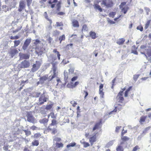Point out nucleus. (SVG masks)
I'll use <instances>...</instances> for the list:
<instances>
[{"mask_svg": "<svg viewBox=\"0 0 151 151\" xmlns=\"http://www.w3.org/2000/svg\"><path fill=\"white\" fill-rule=\"evenodd\" d=\"M48 61L50 62L52 65V68L51 71H52L53 75L52 76H50L48 78H47V76H46L40 78V82L41 84L43 83L47 79L48 81H50L53 78L55 77L57 75V63L56 62L53 63L54 61L56 59V58L53 57V54H51L48 56Z\"/></svg>", "mask_w": 151, "mask_h": 151, "instance_id": "nucleus-1", "label": "nucleus"}, {"mask_svg": "<svg viewBox=\"0 0 151 151\" xmlns=\"http://www.w3.org/2000/svg\"><path fill=\"white\" fill-rule=\"evenodd\" d=\"M41 91L42 92V93L39 99L38 104L39 105L43 104L44 102H47L49 100L48 96L46 94V92L44 90Z\"/></svg>", "mask_w": 151, "mask_h": 151, "instance_id": "nucleus-2", "label": "nucleus"}, {"mask_svg": "<svg viewBox=\"0 0 151 151\" xmlns=\"http://www.w3.org/2000/svg\"><path fill=\"white\" fill-rule=\"evenodd\" d=\"M26 116L27 117V121L28 122L33 124H35L37 123V120L32 114V112H27Z\"/></svg>", "mask_w": 151, "mask_h": 151, "instance_id": "nucleus-3", "label": "nucleus"}, {"mask_svg": "<svg viewBox=\"0 0 151 151\" xmlns=\"http://www.w3.org/2000/svg\"><path fill=\"white\" fill-rule=\"evenodd\" d=\"M31 39L30 38L28 37L24 41L22 46V49L24 51L27 50L31 42Z\"/></svg>", "mask_w": 151, "mask_h": 151, "instance_id": "nucleus-4", "label": "nucleus"}, {"mask_svg": "<svg viewBox=\"0 0 151 151\" xmlns=\"http://www.w3.org/2000/svg\"><path fill=\"white\" fill-rule=\"evenodd\" d=\"M30 65V62L29 60H24L19 64V67L21 68H29Z\"/></svg>", "mask_w": 151, "mask_h": 151, "instance_id": "nucleus-5", "label": "nucleus"}, {"mask_svg": "<svg viewBox=\"0 0 151 151\" xmlns=\"http://www.w3.org/2000/svg\"><path fill=\"white\" fill-rule=\"evenodd\" d=\"M57 126L50 124L47 128V129L50 132L54 134H55L57 132V130L56 129Z\"/></svg>", "mask_w": 151, "mask_h": 151, "instance_id": "nucleus-6", "label": "nucleus"}, {"mask_svg": "<svg viewBox=\"0 0 151 151\" xmlns=\"http://www.w3.org/2000/svg\"><path fill=\"white\" fill-rule=\"evenodd\" d=\"M102 4L105 6L107 8H109L111 7L113 5V2L111 1H106V0L103 1Z\"/></svg>", "mask_w": 151, "mask_h": 151, "instance_id": "nucleus-7", "label": "nucleus"}, {"mask_svg": "<svg viewBox=\"0 0 151 151\" xmlns=\"http://www.w3.org/2000/svg\"><path fill=\"white\" fill-rule=\"evenodd\" d=\"M25 7V4L23 1H21L19 3V6L18 10L19 12H21Z\"/></svg>", "mask_w": 151, "mask_h": 151, "instance_id": "nucleus-8", "label": "nucleus"}, {"mask_svg": "<svg viewBox=\"0 0 151 151\" xmlns=\"http://www.w3.org/2000/svg\"><path fill=\"white\" fill-rule=\"evenodd\" d=\"M10 50L9 53L10 54L12 57H13L18 53V52L16 49L12 48L11 47L10 49Z\"/></svg>", "mask_w": 151, "mask_h": 151, "instance_id": "nucleus-9", "label": "nucleus"}, {"mask_svg": "<svg viewBox=\"0 0 151 151\" xmlns=\"http://www.w3.org/2000/svg\"><path fill=\"white\" fill-rule=\"evenodd\" d=\"M147 47L144 45H141L139 51L140 52V53L141 54H145V51H146L147 52Z\"/></svg>", "mask_w": 151, "mask_h": 151, "instance_id": "nucleus-10", "label": "nucleus"}, {"mask_svg": "<svg viewBox=\"0 0 151 151\" xmlns=\"http://www.w3.org/2000/svg\"><path fill=\"white\" fill-rule=\"evenodd\" d=\"M124 143V142H121L120 144L118 145L116 148V151H123V146L122 145Z\"/></svg>", "mask_w": 151, "mask_h": 151, "instance_id": "nucleus-11", "label": "nucleus"}, {"mask_svg": "<svg viewBox=\"0 0 151 151\" xmlns=\"http://www.w3.org/2000/svg\"><path fill=\"white\" fill-rule=\"evenodd\" d=\"M116 103L118 102L119 103H122L124 99L122 96H117L116 97Z\"/></svg>", "mask_w": 151, "mask_h": 151, "instance_id": "nucleus-12", "label": "nucleus"}, {"mask_svg": "<svg viewBox=\"0 0 151 151\" xmlns=\"http://www.w3.org/2000/svg\"><path fill=\"white\" fill-rule=\"evenodd\" d=\"M101 123V122H97L95 124L93 129V131H94L96 129H99Z\"/></svg>", "mask_w": 151, "mask_h": 151, "instance_id": "nucleus-13", "label": "nucleus"}, {"mask_svg": "<svg viewBox=\"0 0 151 151\" xmlns=\"http://www.w3.org/2000/svg\"><path fill=\"white\" fill-rule=\"evenodd\" d=\"M39 68L35 64H33L32 67L31 69V71L32 72H34L37 70Z\"/></svg>", "mask_w": 151, "mask_h": 151, "instance_id": "nucleus-14", "label": "nucleus"}, {"mask_svg": "<svg viewBox=\"0 0 151 151\" xmlns=\"http://www.w3.org/2000/svg\"><path fill=\"white\" fill-rule=\"evenodd\" d=\"M96 137L95 135H93V136L90 138L89 141L91 145L93 144L94 142L96 141Z\"/></svg>", "mask_w": 151, "mask_h": 151, "instance_id": "nucleus-15", "label": "nucleus"}, {"mask_svg": "<svg viewBox=\"0 0 151 151\" xmlns=\"http://www.w3.org/2000/svg\"><path fill=\"white\" fill-rule=\"evenodd\" d=\"M125 41V40L124 38H121L119 39L117 41L116 43L119 45L123 44Z\"/></svg>", "mask_w": 151, "mask_h": 151, "instance_id": "nucleus-16", "label": "nucleus"}, {"mask_svg": "<svg viewBox=\"0 0 151 151\" xmlns=\"http://www.w3.org/2000/svg\"><path fill=\"white\" fill-rule=\"evenodd\" d=\"M69 66H70V68L68 70L69 74H72L74 72L75 68L74 66L71 64Z\"/></svg>", "mask_w": 151, "mask_h": 151, "instance_id": "nucleus-17", "label": "nucleus"}, {"mask_svg": "<svg viewBox=\"0 0 151 151\" xmlns=\"http://www.w3.org/2000/svg\"><path fill=\"white\" fill-rule=\"evenodd\" d=\"M20 57L23 59H28L29 58V55L27 54H23L20 56Z\"/></svg>", "mask_w": 151, "mask_h": 151, "instance_id": "nucleus-18", "label": "nucleus"}, {"mask_svg": "<svg viewBox=\"0 0 151 151\" xmlns=\"http://www.w3.org/2000/svg\"><path fill=\"white\" fill-rule=\"evenodd\" d=\"M90 36L93 39H95L96 38V34L93 32H90Z\"/></svg>", "mask_w": 151, "mask_h": 151, "instance_id": "nucleus-19", "label": "nucleus"}, {"mask_svg": "<svg viewBox=\"0 0 151 151\" xmlns=\"http://www.w3.org/2000/svg\"><path fill=\"white\" fill-rule=\"evenodd\" d=\"M73 25L74 27H79L78 22L76 20H74L72 22Z\"/></svg>", "mask_w": 151, "mask_h": 151, "instance_id": "nucleus-20", "label": "nucleus"}, {"mask_svg": "<svg viewBox=\"0 0 151 151\" xmlns=\"http://www.w3.org/2000/svg\"><path fill=\"white\" fill-rule=\"evenodd\" d=\"M14 45L13 47H15L18 46L19 45L21 42V41L19 40H15L14 41Z\"/></svg>", "mask_w": 151, "mask_h": 151, "instance_id": "nucleus-21", "label": "nucleus"}, {"mask_svg": "<svg viewBox=\"0 0 151 151\" xmlns=\"http://www.w3.org/2000/svg\"><path fill=\"white\" fill-rule=\"evenodd\" d=\"M22 130L25 132V135L27 136H28L30 135L31 134V131L29 130L28 129H27L26 130L22 129Z\"/></svg>", "mask_w": 151, "mask_h": 151, "instance_id": "nucleus-22", "label": "nucleus"}, {"mask_svg": "<svg viewBox=\"0 0 151 151\" xmlns=\"http://www.w3.org/2000/svg\"><path fill=\"white\" fill-rule=\"evenodd\" d=\"M48 121V119L46 118H45L42 119L40 120V122L41 124H45L47 123Z\"/></svg>", "mask_w": 151, "mask_h": 151, "instance_id": "nucleus-23", "label": "nucleus"}, {"mask_svg": "<svg viewBox=\"0 0 151 151\" xmlns=\"http://www.w3.org/2000/svg\"><path fill=\"white\" fill-rule=\"evenodd\" d=\"M32 145L33 146H37L39 144V142L37 140H35L32 142Z\"/></svg>", "mask_w": 151, "mask_h": 151, "instance_id": "nucleus-24", "label": "nucleus"}, {"mask_svg": "<svg viewBox=\"0 0 151 151\" xmlns=\"http://www.w3.org/2000/svg\"><path fill=\"white\" fill-rule=\"evenodd\" d=\"M45 19H46L48 21H49L50 23L51 24L52 22V21L51 20L49 19L48 18V16L46 12H45Z\"/></svg>", "mask_w": 151, "mask_h": 151, "instance_id": "nucleus-25", "label": "nucleus"}, {"mask_svg": "<svg viewBox=\"0 0 151 151\" xmlns=\"http://www.w3.org/2000/svg\"><path fill=\"white\" fill-rule=\"evenodd\" d=\"M146 54L149 57L151 56V47L147 49Z\"/></svg>", "mask_w": 151, "mask_h": 151, "instance_id": "nucleus-26", "label": "nucleus"}, {"mask_svg": "<svg viewBox=\"0 0 151 151\" xmlns=\"http://www.w3.org/2000/svg\"><path fill=\"white\" fill-rule=\"evenodd\" d=\"M76 143L75 142L71 143L67 145L66 147L67 148H69L70 147H73L76 145Z\"/></svg>", "mask_w": 151, "mask_h": 151, "instance_id": "nucleus-27", "label": "nucleus"}, {"mask_svg": "<svg viewBox=\"0 0 151 151\" xmlns=\"http://www.w3.org/2000/svg\"><path fill=\"white\" fill-rule=\"evenodd\" d=\"M42 93L41 92H37L35 93L34 94V97H38L40 96L41 95V94Z\"/></svg>", "mask_w": 151, "mask_h": 151, "instance_id": "nucleus-28", "label": "nucleus"}, {"mask_svg": "<svg viewBox=\"0 0 151 151\" xmlns=\"http://www.w3.org/2000/svg\"><path fill=\"white\" fill-rule=\"evenodd\" d=\"M2 9L3 10V11H4L5 12H7V11H8L9 10V9L7 7L6 5H4L2 6Z\"/></svg>", "mask_w": 151, "mask_h": 151, "instance_id": "nucleus-29", "label": "nucleus"}, {"mask_svg": "<svg viewBox=\"0 0 151 151\" xmlns=\"http://www.w3.org/2000/svg\"><path fill=\"white\" fill-rule=\"evenodd\" d=\"M59 40L60 41V43H61L62 40H64L65 39V36L64 35H63L62 36L60 37Z\"/></svg>", "mask_w": 151, "mask_h": 151, "instance_id": "nucleus-30", "label": "nucleus"}, {"mask_svg": "<svg viewBox=\"0 0 151 151\" xmlns=\"http://www.w3.org/2000/svg\"><path fill=\"white\" fill-rule=\"evenodd\" d=\"M53 106V104H49L46 106L45 109L47 110H50L52 107Z\"/></svg>", "mask_w": 151, "mask_h": 151, "instance_id": "nucleus-31", "label": "nucleus"}, {"mask_svg": "<svg viewBox=\"0 0 151 151\" xmlns=\"http://www.w3.org/2000/svg\"><path fill=\"white\" fill-rule=\"evenodd\" d=\"M35 63H36L35 64V65H36L37 67L40 68V66L41 65L42 62L39 61H36Z\"/></svg>", "mask_w": 151, "mask_h": 151, "instance_id": "nucleus-32", "label": "nucleus"}, {"mask_svg": "<svg viewBox=\"0 0 151 151\" xmlns=\"http://www.w3.org/2000/svg\"><path fill=\"white\" fill-rule=\"evenodd\" d=\"M122 136L121 139L124 141H127L129 139V138L127 137Z\"/></svg>", "mask_w": 151, "mask_h": 151, "instance_id": "nucleus-33", "label": "nucleus"}, {"mask_svg": "<svg viewBox=\"0 0 151 151\" xmlns=\"http://www.w3.org/2000/svg\"><path fill=\"white\" fill-rule=\"evenodd\" d=\"M128 10V7H124L122 9V11L123 12L124 14L126 13Z\"/></svg>", "mask_w": 151, "mask_h": 151, "instance_id": "nucleus-34", "label": "nucleus"}, {"mask_svg": "<svg viewBox=\"0 0 151 151\" xmlns=\"http://www.w3.org/2000/svg\"><path fill=\"white\" fill-rule=\"evenodd\" d=\"M57 124V121L55 119H53L52 120V122L51 124H50L55 126V125H56Z\"/></svg>", "mask_w": 151, "mask_h": 151, "instance_id": "nucleus-35", "label": "nucleus"}, {"mask_svg": "<svg viewBox=\"0 0 151 151\" xmlns=\"http://www.w3.org/2000/svg\"><path fill=\"white\" fill-rule=\"evenodd\" d=\"M64 73L65 79L66 80L68 78V72L66 71H65Z\"/></svg>", "mask_w": 151, "mask_h": 151, "instance_id": "nucleus-36", "label": "nucleus"}, {"mask_svg": "<svg viewBox=\"0 0 151 151\" xmlns=\"http://www.w3.org/2000/svg\"><path fill=\"white\" fill-rule=\"evenodd\" d=\"M146 118V117L145 116L141 117H140V120L139 121V122L140 123H141L142 122H144L145 121Z\"/></svg>", "mask_w": 151, "mask_h": 151, "instance_id": "nucleus-37", "label": "nucleus"}, {"mask_svg": "<svg viewBox=\"0 0 151 151\" xmlns=\"http://www.w3.org/2000/svg\"><path fill=\"white\" fill-rule=\"evenodd\" d=\"M88 28L86 25H84L82 27V31H86L87 30Z\"/></svg>", "mask_w": 151, "mask_h": 151, "instance_id": "nucleus-38", "label": "nucleus"}, {"mask_svg": "<svg viewBox=\"0 0 151 151\" xmlns=\"http://www.w3.org/2000/svg\"><path fill=\"white\" fill-rule=\"evenodd\" d=\"M19 38L18 36L16 35L14 36H11L10 37V38L11 40H17Z\"/></svg>", "mask_w": 151, "mask_h": 151, "instance_id": "nucleus-39", "label": "nucleus"}, {"mask_svg": "<svg viewBox=\"0 0 151 151\" xmlns=\"http://www.w3.org/2000/svg\"><path fill=\"white\" fill-rule=\"evenodd\" d=\"M144 9L146 12L147 15H148L149 12H150V9H149V8L147 7H145L144 8Z\"/></svg>", "mask_w": 151, "mask_h": 151, "instance_id": "nucleus-40", "label": "nucleus"}, {"mask_svg": "<svg viewBox=\"0 0 151 151\" xmlns=\"http://www.w3.org/2000/svg\"><path fill=\"white\" fill-rule=\"evenodd\" d=\"M150 20H148L146 22V24H145V29H147L149 27L150 23Z\"/></svg>", "mask_w": 151, "mask_h": 151, "instance_id": "nucleus-41", "label": "nucleus"}, {"mask_svg": "<svg viewBox=\"0 0 151 151\" xmlns=\"http://www.w3.org/2000/svg\"><path fill=\"white\" fill-rule=\"evenodd\" d=\"M56 146L58 148L63 147V145L62 143H57L56 144Z\"/></svg>", "mask_w": 151, "mask_h": 151, "instance_id": "nucleus-42", "label": "nucleus"}, {"mask_svg": "<svg viewBox=\"0 0 151 151\" xmlns=\"http://www.w3.org/2000/svg\"><path fill=\"white\" fill-rule=\"evenodd\" d=\"M99 94L100 95V97L101 98H103L104 97V93L103 91H99Z\"/></svg>", "mask_w": 151, "mask_h": 151, "instance_id": "nucleus-43", "label": "nucleus"}, {"mask_svg": "<svg viewBox=\"0 0 151 151\" xmlns=\"http://www.w3.org/2000/svg\"><path fill=\"white\" fill-rule=\"evenodd\" d=\"M70 103L72 105V106L73 107L75 106L77 104V103L74 101H70Z\"/></svg>", "mask_w": 151, "mask_h": 151, "instance_id": "nucleus-44", "label": "nucleus"}, {"mask_svg": "<svg viewBox=\"0 0 151 151\" xmlns=\"http://www.w3.org/2000/svg\"><path fill=\"white\" fill-rule=\"evenodd\" d=\"M27 3V5L28 6H29L31 4L32 0H26Z\"/></svg>", "mask_w": 151, "mask_h": 151, "instance_id": "nucleus-45", "label": "nucleus"}, {"mask_svg": "<svg viewBox=\"0 0 151 151\" xmlns=\"http://www.w3.org/2000/svg\"><path fill=\"white\" fill-rule=\"evenodd\" d=\"M38 128L35 126H32L30 127V129L32 130H36Z\"/></svg>", "mask_w": 151, "mask_h": 151, "instance_id": "nucleus-46", "label": "nucleus"}, {"mask_svg": "<svg viewBox=\"0 0 151 151\" xmlns=\"http://www.w3.org/2000/svg\"><path fill=\"white\" fill-rule=\"evenodd\" d=\"M83 145V147L85 148L87 147L90 146V144L88 142H86Z\"/></svg>", "mask_w": 151, "mask_h": 151, "instance_id": "nucleus-47", "label": "nucleus"}, {"mask_svg": "<svg viewBox=\"0 0 151 151\" xmlns=\"http://www.w3.org/2000/svg\"><path fill=\"white\" fill-rule=\"evenodd\" d=\"M139 149V147L137 145L135 146L133 149L132 151H136L137 150Z\"/></svg>", "mask_w": 151, "mask_h": 151, "instance_id": "nucleus-48", "label": "nucleus"}, {"mask_svg": "<svg viewBox=\"0 0 151 151\" xmlns=\"http://www.w3.org/2000/svg\"><path fill=\"white\" fill-rule=\"evenodd\" d=\"M115 14L116 13L115 12H111L109 14V16L113 18Z\"/></svg>", "mask_w": 151, "mask_h": 151, "instance_id": "nucleus-49", "label": "nucleus"}, {"mask_svg": "<svg viewBox=\"0 0 151 151\" xmlns=\"http://www.w3.org/2000/svg\"><path fill=\"white\" fill-rule=\"evenodd\" d=\"M56 25L57 27H60L63 26V24L62 22H57Z\"/></svg>", "mask_w": 151, "mask_h": 151, "instance_id": "nucleus-50", "label": "nucleus"}, {"mask_svg": "<svg viewBox=\"0 0 151 151\" xmlns=\"http://www.w3.org/2000/svg\"><path fill=\"white\" fill-rule=\"evenodd\" d=\"M107 21L109 23L111 24H115V22H114L109 19H108Z\"/></svg>", "mask_w": 151, "mask_h": 151, "instance_id": "nucleus-51", "label": "nucleus"}, {"mask_svg": "<svg viewBox=\"0 0 151 151\" xmlns=\"http://www.w3.org/2000/svg\"><path fill=\"white\" fill-rule=\"evenodd\" d=\"M139 75H134L133 77V79L135 81H136Z\"/></svg>", "mask_w": 151, "mask_h": 151, "instance_id": "nucleus-52", "label": "nucleus"}, {"mask_svg": "<svg viewBox=\"0 0 151 151\" xmlns=\"http://www.w3.org/2000/svg\"><path fill=\"white\" fill-rule=\"evenodd\" d=\"M103 84H101L99 86V91H103Z\"/></svg>", "mask_w": 151, "mask_h": 151, "instance_id": "nucleus-53", "label": "nucleus"}, {"mask_svg": "<svg viewBox=\"0 0 151 151\" xmlns=\"http://www.w3.org/2000/svg\"><path fill=\"white\" fill-rule=\"evenodd\" d=\"M79 83V82L78 81H76L75 83H74L72 85V86L73 87H75L76 86L78 85Z\"/></svg>", "mask_w": 151, "mask_h": 151, "instance_id": "nucleus-54", "label": "nucleus"}, {"mask_svg": "<svg viewBox=\"0 0 151 151\" xmlns=\"http://www.w3.org/2000/svg\"><path fill=\"white\" fill-rule=\"evenodd\" d=\"M121 126H120V127H116V129H115V132H119V129L121 128Z\"/></svg>", "mask_w": 151, "mask_h": 151, "instance_id": "nucleus-55", "label": "nucleus"}, {"mask_svg": "<svg viewBox=\"0 0 151 151\" xmlns=\"http://www.w3.org/2000/svg\"><path fill=\"white\" fill-rule=\"evenodd\" d=\"M50 115L51 116V117L52 119L56 118V116L54 115V114L53 113H51L50 114Z\"/></svg>", "mask_w": 151, "mask_h": 151, "instance_id": "nucleus-56", "label": "nucleus"}, {"mask_svg": "<svg viewBox=\"0 0 151 151\" xmlns=\"http://www.w3.org/2000/svg\"><path fill=\"white\" fill-rule=\"evenodd\" d=\"M100 7V6L97 4H95L94 6V8L95 9H98Z\"/></svg>", "mask_w": 151, "mask_h": 151, "instance_id": "nucleus-57", "label": "nucleus"}, {"mask_svg": "<svg viewBox=\"0 0 151 151\" xmlns=\"http://www.w3.org/2000/svg\"><path fill=\"white\" fill-rule=\"evenodd\" d=\"M77 78L78 77L77 76H74L71 79V81H74L77 79Z\"/></svg>", "mask_w": 151, "mask_h": 151, "instance_id": "nucleus-58", "label": "nucleus"}, {"mask_svg": "<svg viewBox=\"0 0 151 151\" xmlns=\"http://www.w3.org/2000/svg\"><path fill=\"white\" fill-rule=\"evenodd\" d=\"M69 62V61L68 60L67 62H66L64 60H63V61L62 62V63L63 64L65 65V64H66Z\"/></svg>", "mask_w": 151, "mask_h": 151, "instance_id": "nucleus-59", "label": "nucleus"}, {"mask_svg": "<svg viewBox=\"0 0 151 151\" xmlns=\"http://www.w3.org/2000/svg\"><path fill=\"white\" fill-rule=\"evenodd\" d=\"M117 111V109H115L114 110H113V111L110 112H109V114H113V112H116Z\"/></svg>", "mask_w": 151, "mask_h": 151, "instance_id": "nucleus-60", "label": "nucleus"}, {"mask_svg": "<svg viewBox=\"0 0 151 151\" xmlns=\"http://www.w3.org/2000/svg\"><path fill=\"white\" fill-rule=\"evenodd\" d=\"M126 4V3L125 2H123L120 5H119V6L120 8H121L122 6H124Z\"/></svg>", "mask_w": 151, "mask_h": 151, "instance_id": "nucleus-61", "label": "nucleus"}, {"mask_svg": "<svg viewBox=\"0 0 151 151\" xmlns=\"http://www.w3.org/2000/svg\"><path fill=\"white\" fill-rule=\"evenodd\" d=\"M61 140V139L60 138L58 137H56L54 139V140L56 141H60Z\"/></svg>", "mask_w": 151, "mask_h": 151, "instance_id": "nucleus-62", "label": "nucleus"}, {"mask_svg": "<svg viewBox=\"0 0 151 151\" xmlns=\"http://www.w3.org/2000/svg\"><path fill=\"white\" fill-rule=\"evenodd\" d=\"M124 129H123L121 135L122 136L125 133H127V130H126L124 131Z\"/></svg>", "mask_w": 151, "mask_h": 151, "instance_id": "nucleus-63", "label": "nucleus"}, {"mask_svg": "<svg viewBox=\"0 0 151 151\" xmlns=\"http://www.w3.org/2000/svg\"><path fill=\"white\" fill-rule=\"evenodd\" d=\"M40 136V134H35L34 135L35 138H37V137Z\"/></svg>", "mask_w": 151, "mask_h": 151, "instance_id": "nucleus-64", "label": "nucleus"}]
</instances>
